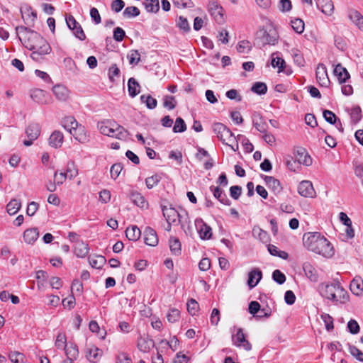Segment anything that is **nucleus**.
Listing matches in <instances>:
<instances>
[{"label": "nucleus", "mask_w": 363, "mask_h": 363, "mask_svg": "<svg viewBox=\"0 0 363 363\" xmlns=\"http://www.w3.org/2000/svg\"><path fill=\"white\" fill-rule=\"evenodd\" d=\"M213 131L224 145H228V143L236 140L232 131L221 123H215L213 125Z\"/></svg>", "instance_id": "4"}, {"label": "nucleus", "mask_w": 363, "mask_h": 363, "mask_svg": "<svg viewBox=\"0 0 363 363\" xmlns=\"http://www.w3.org/2000/svg\"><path fill=\"white\" fill-rule=\"evenodd\" d=\"M169 247L172 253L175 255H181L182 248L181 242L177 238H170L169 239Z\"/></svg>", "instance_id": "39"}, {"label": "nucleus", "mask_w": 363, "mask_h": 363, "mask_svg": "<svg viewBox=\"0 0 363 363\" xmlns=\"http://www.w3.org/2000/svg\"><path fill=\"white\" fill-rule=\"evenodd\" d=\"M21 203L17 199H12L6 206V211L11 216L16 214L21 208Z\"/></svg>", "instance_id": "38"}, {"label": "nucleus", "mask_w": 363, "mask_h": 363, "mask_svg": "<svg viewBox=\"0 0 363 363\" xmlns=\"http://www.w3.org/2000/svg\"><path fill=\"white\" fill-rule=\"evenodd\" d=\"M89 252V247L87 243L82 240H77L74 245V252L77 257L80 258L85 257Z\"/></svg>", "instance_id": "21"}, {"label": "nucleus", "mask_w": 363, "mask_h": 363, "mask_svg": "<svg viewBox=\"0 0 363 363\" xmlns=\"http://www.w3.org/2000/svg\"><path fill=\"white\" fill-rule=\"evenodd\" d=\"M63 141V133L60 130H54L48 139V144L50 147L57 149L61 147Z\"/></svg>", "instance_id": "17"}, {"label": "nucleus", "mask_w": 363, "mask_h": 363, "mask_svg": "<svg viewBox=\"0 0 363 363\" xmlns=\"http://www.w3.org/2000/svg\"><path fill=\"white\" fill-rule=\"evenodd\" d=\"M140 101L143 104H145L148 109H154L157 105V101L150 94L141 95Z\"/></svg>", "instance_id": "36"}, {"label": "nucleus", "mask_w": 363, "mask_h": 363, "mask_svg": "<svg viewBox=\"0 0 363 363\" xmlns=\"http://www.w3.org/2000/svg\"><path fill=\"white\" fill-rule=\"evenodd\" d=\"M123 169V166L121 163H116L113 164L111 167L110 174L111 177L113 179H116L120 173L121 172Z\"/></svg>", "instance_id": "56"}, {"label": "nucleus", "mask_w": 363, "mask_h": 363, "mask_svg": "<svg viewBox=\"0 0 363 363\" xmlns=\"http://www.w3.org/2000/svg\"><path fill=\"white\" fill-rule=\"evenodd\" d=\"M39 237V231L37 228L27 229L23 233V240L25 242L33 245Z\"/></svg>", "instance_id": "27"}, {"label": "nucleus", "mask_w": 363, "mask_h": 363, "mask_svg": "<svg viewBox=\"0 0 363 363\" xmlns=\"http://www.w3.org/2000/svg\"><path fill=\"white\" fill-rule=\"evenodd\" d=\"M155 346V342L147 335H140L137 340V347L140 352H149L150 349Z\"/></svg>", "instance_id": "9"}, {"label": "nucleus", "mask_w": 363, "mask_h": 363, "mask_svg": "<svg viewBox=\"0 0 363 363\" xmlns=\"http://www.w3.org/2000/svg\"><path fill=\"white\" fill-rule=\"evenodd\" d=\"M145 243L155 247L158 244V238L156 231L150 227H146L144 231Z\"/></svg>", "instance_id": "18"}, {"label": "nucleus", "mask_w": 363, "mask_h": 363, "mask_svg": "<svg viewBox=\"0 0 363 363\" xmlns=\"http://www.w3.org/2000/svg\"><path fill=\"white\" fill-rule=\"evenodd\" d=\"M187 310L191 315H195L198 312L199 303L194 298H191L187 302Z\"/></svg>", "instance_id": "53"}, {"label": "nucleus", "mask_w": 363, "mask_h": 363, "mask_svg": "<svg viewBox=\"0 0 363 363\" xmlns=\"http://www.w3.org/2000/svg\"><path fill=\"white\" fill-rule=\"evenodd\" d=\"M110 130V133L108 136L119 140H125L128 135V130L115 122L113 123Z\"/></svg>", "instance_id": "12"}, {"label": "nucleus", "mask_w": 363, "mask_h": 363, "mask_svg": "<svg viewBox=\"0 0 363 363\" xmlns=\"http://www.w3.org/2000/svg\"><path fill=\"white\" fill-rule=\"evenodd\" d=\"M303 269L306 276L313 282L318 280V274L316 269L310 263L304 262L303 264Z\"/></svg>", "instance_id": "28"}, {"label": "nucleus", "mask_w": 363, "mask_h": 363, "mask_svg": "<svg viewBox=\"0 0 363 363\" xmlns=\"http://www.w3.org/2000/svg\"><path fill=\"white\" fill-rule=\"evenodd\" d=\"M140 84L135 78L130 77L128 82V89L130 96L135 97L140 92Z\"/></svg>", "instance_id": "33"}, {"label": "nucleus", "mask_w": 363, "mask_h": 363, "mask_svg": "<svg viewBox=\"0 0 363 363\" xmlns=\"http://www.w3.org/2000/svg\"><path fill=\"white\" fill-rule=\"evenodd\" d=\"M350 289L353 294L356 296L361 295L363 292V280L361 277H354L350 284Z\"/></svg>", "instance_id": "29"}, {"label": "nucleus", "mask_w": 363, "mask_h": 363, "mask_svg": "<svg viewBox=\"0 0 363 363\" xmlns=\"http://www.w3.org/2000/svg\"><path fill=\"white\" fill-rule=\"evenodd\" d=\"M208 10L216 21L219 23L223 21V8L216 1H210Z\"/></svg>", "instance_id": "10"}, {"label": "nucleus", "mask_w": 363, "mask_h": 363, "mask_svg": "<svg viewBox=\"0 0 363 363\" xmlns=\"http://www.w3.org/2000/svg\"><path fill=\"white\" fill-rule=\"evenodd\" d=\"M278 38V33L274 29H270L269 31L260 30L257 36V40L262 46L266 45H274L277 43Z\"/></svg>", "instance_id": "5"}, {"label": "nucleus", "mask_w": 363, "mask_h": 363, "mask_svg": "<svg viewBox=\"0 0 363 363\" xmlns=\"http://www.w3.org/2000/svg\"><path fill=\"white\" fill-rule=\"evenodd\" d=\"M233 345L238 347H242L246 351L252 350V345L246 340L242 328H238L237 333L232 335Z\"/></svg>", "instance_id": "7"}, {"label": "nucleus", "mask_w": 363, "mask_h": 363, "mask_svg": "<svg viewBox=\"0 0 363 363\" xmlns=\"http://www.w3.org/2000/svg\"><path fill=\"white\" fill-rule=\"evenodd\" d=\"M176 105L177 101L174 96L167 95L164 97V107L168 108L169 110H172L176 107Z\"/></svg>", "instance_id": "51"}, {"label": "nucleus", "mask_w": 363, "mask_h": 363, "mask_svg": "<svg viewBox=\"0 0 363 363\" xmlns=\"http://www.w3.org/2000/svg\"><path fill=\"white\" fill-rule=\"evenodd\" d=\"M74 35L79 40L83 41L86 39V35L82 29V26L79 24L74 28L72 29Z\"/></svg>", "instance_id": "62"}, {"label": "nucleus", "mask_w": 363, "mask_h": 363, "mask_svg": "<svg viewBox=\"0 0 363 363\" xmlns=\"http://www.w3.org/2000/svg\"><path fill=\"white\" fill-rule=\"evenodd\" d=\"M71 291L73 295L74 293H76L77 295L80 296L83 292L82 283L77 279H74L71 286Z\"/></svg>", "instance_id": "50"}, {"label": "nucleus", "mask_w": 363, "mask_h": 363, "mask_svg": "<svg viewBox=\"0 0 363 363\" xmlns=\"http://www.w3.org/2000/svg\"><path fill=\"white\" fill-rule=\"evenodd\" d=\"M317 7L321 12L327 16H331L334 11V6L331 0H317Z\"/></svg>", "instance_id": "26"}, {"label": "nucleus", "mask_w": 363, "mask_h": 363, "mask_svg": "<svg viewBox=\"0 0 363 363\" xmlns=\"http://www.w3.org/2000/svg\"><path fill=\"white\" fill-rule=\"evenodd\" d=\"M125 235L129 240L136 241L140 238L141 231L136 225H133L125 230Z\"/></svg>", "instance_id": "34"}, {"label": "nucleus", "mask_w": 363, "mask_h": 363, "mask_svg": "<svg viewBox=\"0 0 363 363\" xmlns=\"http://www.w3.org/2000/svg\"><path fill=\"white\" fill-rule=\"evenodd\" d=\"M160 179H161V177L158 174H155V175H152L151 177L146 178L145 184H146L147 189H151L154 186L157 185V184L160 181Z\"/></svg>", "instance_id": "48"}, {"label": "nucleus", "mask_w": 363, "mask_h": 363, "mask_svg": "<svg viewBox=\"0 0 363 363\" xmlns=\"http://www.w3.org/2000/svg\"><path fill=\"white\" fill-rule=\"evenodd\" d=\"M128 58L130 65H137L140 61V55L138 50H133L130 51Z\"/></svg>", "instance_id": "60"}, {"label": "nucleus", "mask_w": 363, "mask_h": 363, "mask_svg": "<svg viewBox=\"0 0 363 363\" xmlns=\"http://www.w3.org/2000/svg\"><path fill=\"white\" fill-rule=\"evenodd\" d=\"M273 280L279 284H282L286 281V276L280 270L276 269L272 273Z\"/></svg>", "instance_id": "57"}, {"label": "nucleus", "mask_w": 363, "mask_h": 363, "mask_svg": "<svg viewBox=\"0 0 363 363\" xmlns=\"http://www.w3.org/2000/svg\"><path fill=\"white\" fill-rule=\"evenodd\" d=\"M90 265L95 269H101L106 263V259L102 255H98L94 257L89 258Z\"/></svg>", "instance_id": "40"}, {"label": "nucleus", "mask_w": 363, "mask_h": 363, "mask_svg": "<svg viewBox=\"0 0 363 363\" xmlns=\"http://www.w3.org/2000/svg\"><path fill=\"white\" fill-rule=\"evenodd\" d=\"M262 277V271L255 268L248 274L247 285L250 289L255 287Z\"/></svg>", "instance_id": "19"}, {"label": "nucleus", "mask_w": 363, "mask_h": 363, "mask_svg": "<svg viewBox=\"0 0 363 363\" xmlns=\"http://www.w3.org/2000/svg\"><path fill=\"white\" fill-rule=\"evenodd\" d=\"M79 143H85L89 141V135L86 133L84 127L79 125L76 129L69 133Z\"/></svg>", "instance_id": "22"}, {"label": "nucleus", "mask_w": 363, "mask_h": 363, "mask_svg": "<svg viewBox=\"0 0 363 363\" xmlns=\"http://www.w3.org/2000/svg\"><path fill=\"white\" fill-rule=\"evenodd\" d=\"M16 30L26 34L28 38L26 48L33 50L30 57L33 60L41 62L44 56L51 52L52 49L49 43L37 32L25 26L17 27Z\"/></svg>", "instance_id": "1"}, {"label": "nucleus", "mask_w": 363, "mask_h": 363, "mask_svg": "<svg viewBox=\"0 0 363 363\" xmlns=\"http://www.w3.org/2000/svg\"><path fill=\"white\" fill-rule=\"evenodd\" d=\"M100 350L94 345L87 346L85 349L86 359L91 362H95L100 356Z\"/></svg>", "instance_id": "30"}, {"label": "nucleus", "mask_w": 363, "mask_h": 363, "mask_svg": "<svg viewBox=\"0 0 363 363\" xmlns=\"http://www.w3.org/2000/svg\"><path fill=\"white\" fill-rule=\"evenodd\" d=\"M252 46L248 40H242L240 41L237 47V50L239 52H248L251 50Z\"/></svg>", "instance_id": "61"}, {"label": "nucleus", "mask_w": 363, "mask_h": 363, "mask_svg": "<svg viewBox=\"0 0 363 363\" xmlns=\"http://www.w3.org/2000/svg\"><path fill=\"white\" fill-rule=\"evenodd\" d=\"M125 18H133L140 15V10L136 6H128L123 12Z\"/></svg>", "instance_id": "44"}, {"label": "nucleus", "mask_w": 363, "mask_h": 363, "mask_svg": "<svg viewBox=\"0 0 363 363\" xmlns=\"http://www.w3.org/2000/svg\"><path fill=\"white\" fill-rule=\"evenodd\" d=\"M320 295L334 304H345L349 301L348 292L339 281L333 283H321L318 285Z\"/></svg>", "instance_id": "3"}, {"label": "nucleus", "mask_w": 363, "mask_h": 363, "mask_svg": "<svg viewBox=\"0 0 363 363\" xmlns=\"http://www.w3.org/2000/svg\"><path fill=\"white\" fill-rule=\"evenodd\" d=\"M55 347L58 349H65L68 345H67V339L65 334L59 333L55 340Z\"/></svg>", "instance_id": "52"}, {"label": "nucleus", "mask_w": 363, "mask_h": 363, "mask_svg": "<svg viewBox=\"0 0 363 363\" xmlns=\"http://www.w3.org/2000/svg\"><path fill=\"white\" fill-rule=\"evenodd\" d=\"M125 35V33L123 30V29H122L120 27H116L114 28L113 39L116 41L121 42L123 40Z\"/></svg>", "instance_id": "64"}, {"label": "nucleus", "mask_w": 363, "mask_h": 363, "mask_svg": "<svg viewBox=\"0 0 363 363\" xmlns=\"http://www.w3.org/2000/svg\"><path fill=\"white\" fill-rule=\"evenodd\" d=\"M180 317V312L178 309L172 308L167 315V318L169 323H175L178 321Z\"/></svg>", "instance_id": "54"}, {"label": "nucleus", "mask_w": 363, "mask_h": 363, "mask_svg": "<svg viewBox=\"0 0 363 363\" xmlns=\"http://www.w3.org/2000/svg\"><path fill=\"white\" fill-rule=\"evenodd\" d=\"M52 92L59 101H65L69 98V90L63 85L57 84L54 86Z\"/></svg>", "instance_id": "24"}, {"label": "nucleus", "mask_w": 363, "mask_h": 363, "mask_svg": "<svg viewBox=\"0 0 363 363\" xmlns=\"http://www.w3.org/2000/svg\"><path fill=\"white\" fill-rule=\"evenodd\" d=\"M323 118L325 120L330 124H335L337 121V116L336 115L331 111L329 110H325L323 113Z\"/></svg>", "instance_id": "55"}, {"label": "nucleus", "mask_w": 363, "mask_h": 363, "mask_svg": "<svg viewBox=\"0 0 363 363\" xmlns=\"http://www.w3.org/2000/svg\"><path fill=\"white\" fill-rule=\"evenodd\" d=\"M267 187L276 195L279 194L283 189L281 182L272 176H262Z\"/></svg>", "instance_id": "11"}, {"label": "nucleus", "mask_w": 363, "mask_h": 363, "mask_svg": "<svg viewBox=\"0 0 363 363\" xmlns=\"http://www.w3.org/2000/svg\"><path fill=\"white\" fill-rule=\"evenodd\" d=\"M347 328L350 333L357 334L359 332V325L355 320H350L347 323Z\"/></svg>", "instance_id": "63"}, {"label": "nucleus", "mask_w": 363, "mask_h": 363, "mask_svg": "<svg viewBox=\"0 0 363 363\" xmlns=\"http://www.w3.org/2000/svg\"><path fill=\"white\" fill-rule=\"evenodd\" d=\"M298 194L304 197H313L315 192L310 181H302L298 186Z\"/></svg>", "instance_id": "13"}, {"label": "nucleus", "mask_w": 363, "mask_h": 363, "mask_svg": "<svg viewBox=\"0 0 363 363\" xmlns=\"http://www.w3.org/2000/svg\"><path fill=\"white\" fill-rule=\"evenodd\" d=\"M291 24L293 30L298 33L301 34L304 30V22L301 18H294L291 21Z\"/></svg>", "instance_id": "42"}, {"label": "nucleus", "mask_w": 363, "mask_h": 363, "mask_svg": "<svg viewBox=\"0 0 363 363\" xmlns=\"http://www.w3.org/2000/svg\"><path fill=\"white\" fill-rule=\"evenodd\" d=\"M177 222L181 225V228L184 230L186 234L191 232V220L189 213L186 210L182 209Z\"/></svg>", "instance_id": "16"}, {"label": "nucleus", "mask_w": 363, "mask_h": 363, "mask_svg": "<svg viewBox=\"0 0 363 363\" xmlns=\"http://www.w3.org/2000/svg\"><path fill=\"white\" fill-rule=\"evenodd\" d=\"M65 173L67 174V176L69 179H72L77 176L78 172L73 162H69L67 164V169Z\"/></svg>", "instance_id": "58"}, {"label": "nucleus", "mask_w": 363, "mask_h": 363, "mask_svg": "<svg viewBox=\"0 0 363 363\" xmlns=\"http://www.w3.org/2000/svg\"><path fill=\"white\" fill-rule=\"evenodd\" d=\"M351 121L353 123H357L362 118V110L359 106H355L351 109Z\"/></svg>", "instance_id": "45"}, {"label": "nucleus", "mask_w": 363, "mask_h": 363, "mask_svg": "<svg viewBox=\"0 0 363 363\" xmlns=\"http://www.w3.org/2000/svg\"><path fill=\"white\" fill-rule=\"evenodd\" d=\"M316 79L321 86L327 87L330 83L326 67L323 64H320L316 69Z\"/></svg>", "instance_id": "14"}, {"label": "nucleus", "mask_w": 363, "mask_h": 363, "mask_svg": "<svg viewBox=\"0 0 363 363\" xmlns=\"http://www.w3.org/2000/svg\"><path fill=\"white\" fill-rule=\"evenodd\" d=\"M252 91L257 94H264L267 91V85L263 82H255L251 88Z\"/></svg>", "instance_id": "46"}, {"label": "nucleus", "mask_w": 363, "mask_h": 363, "mask_svg": "<svg viewBox=\"0 0 363 363\" xmlns=\"http://www.w3.org/2000/svg\"><path fill=\"white\" fill-rule=\"evenodd\" d=\"M130 199L132 202L139 208H148L149 204L147 201L140 193L138 191H132L130 195Z\"/></svg>", "instance_id": "23"}, {"label": "nucleus", "mask_w": 363, "mask_h": 363, "mask_svg": "<svg viewBox=\"0 0 363 363\" xmlns=\"http://www.w3.org/2000/svg\"><path fill=\"white\" fill-rule=\"evenodd\" d=\"M349 18L362 30H363V16L357 10H350Z\"/></svg>", "instance_id": "31"}, {"label": "nucleus", "mask_w": 363, "mask_h": 363, "mask_svg": "<svg viewBox=\"0 0 363 363\" xmlns=\"http://www.w3.org/2000/svg\"><path fill=\"white\" fill-rule=\"evenodd\" d=\"M303 243L308 250L325 257L330 258L334 255L333 245L318 232L305 233Z\"/></svg>", "instance_id": "2"}, {"label": "nucleus", "mask_w": 363, "mask_h": 363, "mask_svg": "<svg viewBox=\"0 0 363 363\" xmlns=\"http://www.w3.org/2000/svg\"><path fill=\"white\" fill-rule=\"evenodd\" d=\"M9 357L13 363H24L25 356L23 353L18 352H11Z\"/></svg>", "instance_id": "49"}, {"label": "nucleus", "mask_w": 363, "mask_h": 363, "mask_svg": "<svg viewBox=\"0 0 363 363\" xmlns=\"http://www.w3.org/2000/svg\"><path fill=\"white\" fill-rule=\"evenodd\" d=\"M67 358L70 359H77L79 355L77 346L73 343H70L64 349Z\"/></svg>", "instance_id": "37"}, {"label": "nucleus", "mask_w": 363, "mask_h": 363, "mask_svg": "<svg viewBox=\"0 0 363 363\" xmlns=\"http://www.w3.org/2000/svg\"><path fill=\"white\" fill-rule=\"evenodd\" d=\"M62 126L65 129L67 130L69 133L76 129L79 125L78 122L73 116L65 117L62 121Z\"/></svg>", "instance_id": "32"}, {"label": "nucleus", "mask_w": 363, "mask_h": 363, "mask_svg": "<svg viewBox=\"0 0 363 363\" xmlns=\"http://www.w3.org/2000/svg\"><path fill=\"white\" fill-rule=\"evenodd\" d=\"M349 352L357 360L363 362V352L360 351L357 347L349 345Z\"/></svg>", "instance_id": "59"}, {"label": "nucleus", "mask_w": 363, "mask_h": 363, "mask_svg": "<svg viewBox=\"0 0 363 363\" xmlns=\"http://www.w3.org/2000/svg\"><path fill=\"white\" fill-rule=\"evenodd\" d=\"M162 214L168 224L175 223L179 216V213L174 208L162 206Z\"/></svg>", "instance_id": "15"}, {"label": "nucleus", "mask_w": 363, "mask_h": 363, "mask_svg": "<svg viewBox=\"0 0 363 363\" xmlns=\"http://www.w3.org/2000/svg\"><path fill=\"white\" fill-rule=\"evenodd\" d=\"M334 74L337 77L340 84H342L346 82L350 77L349 72L347 69L342 66L341 64H337L334 69Z\"/></svg>", "instance_id": "25"}, {"label": "nucleus", "mask_w": 363, "mask_h": 363, "mask_svg": "<svg viewBox=\"0 0 363 363\" xmlns=\"http://www.w3.org/2000/svg\"><path fill=\"white\" fill-rule=\"evenodd\" d=\"M253 125L259 132L262 133L267 132L268 129L267 123L261 116L253 118Z\"/></svg>", "instance_id": "35"}, {"label": "nucleus", "mask_w": 363, "mask_h": 363, "mask_svg": "<svg viewBox=\"0 0 363 363\" xmlns=\"http://www.w3.org/2000/svg\"><path fill=\"white\" fill-rule=\"evenodd\" d=\"M186 130V125L182 118H177L173 127L174 133H183Z\"/></svg>", "instance_id": "47"}, {"label": "nucleus", "mask_w": 363, "mask_h": 363, "mask_svg": "<svg viewBox=\"0 0 363 363\" xmlns=\"http://www.w3.org/2000/svg\"><path fill=\"white\" fill-rule=\"evenodd\" d=\"M40 132L41 127L39 123L35 122L29 123L25 130L28 140L23 141V145L27 147L33 145V142L40 136Z\"/></svg>", "instance_id": "6"}, {"label": "nucleus", "mask_w": 363, "mask_h": 363, "mask_svg": "<svg viewBox=\"0 0 363 363\" xmlns=\"http://www.w3.org/2000/svg\"><path fill=\"white\" fill-rule=\"evenodd\" d=\"M195 225L201 240H209L212 237V229L202 218L195 220Z\"/></svg>", "instance_id": "8"}, {"label": "nucleus", "mask_w": 363, "mask_h": 363, "mask_svg": "<svg viewBox=\"0 0 363 363\" xmlns=\"http://www.w3.org/2000/svg\"><path fill=\"white\" fill-rule=\"evenodd\" d=\"M113 122L110 121H102L98 123L97 127L100 130V133L104 135H107L110 133V129Z\"/></svg>", "instance_id": "43"}, {"label": "nucleus", "mask_w": 363, "mask_h": 363, "mask_svg": "<svg viewBox=\"0 0 363 363\" xmlns=\"http://www.w3.org/2000/svg\"><path fill=\"white\" fill-rule=\"evenodd\" d=\"M210 190L213 192L214 197L217 199L221 203L225 206H230L231 204V202L228 198L227 195L220 187L211 186H210Z\"/></svg>", "instance_id": "20"}, {"label": "nucleus", "mask_w": 363, "mask_h": 363, "mask_svg": "<svg viewBox=\"0 0 363 363\" xmlns=\"http://www.w3.org/2000/svg\"><path fill=\"white\" fill-rule=\"evenodd\" d=\"M144 5L147 12L157 13L160 9L159 0H145Z\"/></svg>", "instance_id": "41"}]
</instances>
